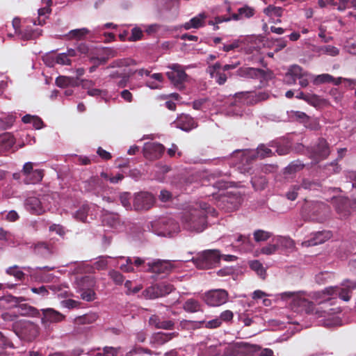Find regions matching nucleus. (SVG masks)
Returning <instances> with one entry per match:
<instances>
[{
	"mask_svg": "<svg viewBox=\"0 0 356 356\" xmlns=\"http://www.w3.org/2000/svg\"><path fill=\"white\" fill-rule=\"evenodd\" d=\"M132 65H136V63L134 60L131 58H122L118 59L113 61L108 67L114 68V67H129Z\"/></svg>",
	"mask_w": 356,
	"mask_h": 356,
	"instance_id": "e433bc0d",
	"label": "nucleus"
},
{
	"mask_svg": "<svg viewBox=\"0 0 356 356\" xmlns=\"http://www.w3.org/2000/svg\"><path fill=\"white\" fill-rule=\"evenodd\" d=\"M25 209L31 213L40 215L44 212V209L39 198L36 197H29L24 202Z\"/></svg>",
	"mask_w": 356,
	"mask_h": 356,
	"instance_id": "b1692460",
	"label": "nucleus"
},
{
	"mask_svg": "<svg viewBox=\"0 0 356 356\" xmlns=\"http://www.w3.org/2000/svg\"><path fill=\"white\" fill-rule=\"evenodd\" d=\"M55 63L60 65H70L72 63V60L69 58L65 53L58 54L54 58Z\"/></svg>",
	"mask_w": 356,
	"mask_h": 356,
	"instance_id": "5fc2aeb1",
	"label": "nucleus"
},
{
	"mask_svg": "<svg viewBox=\"0 0 356 356\" xmlns=\"http://www.w3.org/2000/svg\"><path fill=\"white\" fill-rule=\"evenodd\" d=\"M318 52L321 54H326L330 56H337L339 54V49L332 45H323L318 48Z\"/></svg>",
	"mask_w": 356,
	"mask_h": 356,
	"instance_id": "58836bf2",
	"label": "nucleus"
},
{
	"mask_svg": "<svg viewBox=\"0 0 356 356\" xmlns=\"http://www.w3.org/2000/svg\"><path fill=\"white\" fill-rule=\"evenodd\" d=\"M251 182L255 190H264L267 184L266 171H262L259 174L256 175L252 178Z\"/></svg>",
	"mask_w": 356,
	"mask_h": 356,
	"instance_id": "c85d7f7f",
	"label": "nucleus"
},
{
	"mask_svg": "<svg viewBox=\"0 0 356 356\" xmlns=\"http://www.w3.org/2000/svg\"><path fill=\"white\" fill-rule=\"evenodd\" d=\"M334 77L329 74H322L316 76L314 80L315 84H321L334 81Z\"/></svg>",
	"mask_w": 356,
	"mask_h": 356,
	"instance_id": "603ef678",
	"label": "nucleus"
},
{
	"mask_svg": "<svg viewBox=\"0 0 356 356\" xmlns=\"http://www.w3.org/2000/svg\"><path fill=\"white\" fill-rule=\"evenodd\" d=\"M305 165L300 161H294L291 162L286 168L285 172L288 174H292L300 171L304 168Z\"/></svg>",
	"mask_w": 356,
	"mask_h": 356,
	"instance_id": "c03bdc74",
	"label": "nucleus"
},
{
	"mask_svg": "<svg viewBox=\"0 0 356 356\" xmlns=\"http://www.w3.org/2000/svg\"><path fill=\"white\" fill-rule=\"evenodd\" d=\"M229 294L224 289H213L204 294L203 300L211 307H218L227 302Z\"/></svg>",
	"mask_w": 356,
	"mask_h": 356,
	"instance_id": "6e6552de",
	"label": "nucleus"
},
{
	"mask_svg": "<svg viewBox=\"0 0 356 356\" xmlns=\"http://www.w3.org/2000/svg\"><path fill=\"white\" fill-rule=\"evenodd\" d=\"M216 215V211L206 202H200L195 207L185 211L181 221L184 229L195 232H202L207 227V216Z\"/></svg>",
	"mask_w": 356,
	"mask_h": 356,
	"instance_id": "f257e3e1",
	"label": "nucleus"
},
{
	"mask_svg": "<svg viewBox=\"0 0 356 356\" xmlns=\"http://www.w3.org/2000/svg\"><path fill=\"white\" fill-rule=\"evenodd\" d=\"M31 290L33 293L40 294L43 297L47 296L49 294L48 288L46 286L33 287Z\"/></svg>",
	"mask_w": 356,
	"mask_h": 356,
	"instance_id": "774afa93",
	"label": "nucleus"
},
{
	"mask_svg": "<svg viewBox=\"0 0 356 356\" xmlns=\"http://www.w3.org/2000/svg\"><path fill=\"white\" fill-rule=\"evenodd\" d=\"M163 224L165 225V231L170 234L178 232L179 229V224L172 219L163 220Z\"/></svg>",
	"mask_w": 356,
	"mask_h": 356,
	"instance_id": "79ce46f5",
	"label": "nucleus"
},
{
	"mask_svg": "<svg viewBox=\"0 0 356 356\" xmlns=\"http://www.w3.org/2000/svg\"><path fill=\"white\" fill-rule=\"evenodd\" d=\"M200 323L204 324L206 328H217L220 326L221 321L219 318H215L207 322L200 321Z\"/></svg>",
	"mask_w": 356,
	"mask_h": 356,
	"instance_id": "13d9d810",
	"label": "nucleus"
},
{
	"mask_svg": "<svg viewBox=\"0 0 356 356\" xmlns=\"http://www.w3.org/2000/svg\"><path fill=\"white\" fill-rule=\"evenodd\" d=\"M204 15H200L199 17H193L188 22L184 24V28L188 30L191 28L197 29L202 26L204 25Z\"/></svg>",
	"mask_w": 356,
	"mask_h": 356,
	"instance_id": "4c0bfd02",
	"label": "nucleus"
},
{
	"mask_svg": "<svg viewBox=\"0 0 356 356\" xmlns=\"http://www.w3.org/2000/svg\"><path fill=\"white\" fill-rule=\"evenodd\" d=\"M220 259L221 254L218 250H205L198 252L193 258V262L199 269H211L220 264Z\"/></svg>",
	"mask_w": 356,
	"mask_h": 356,
	"instance_id": "20e7f679",
	"label": "nucleus"
},
{
	"mask_svg": "<svg viewBox=\"0 0 356 356\" xmlns=\"http://www.w3.org/2000/svg\"><path fill=\"white\" fill-rule=\"evenodd\" d=\"M304 70L300 66L298 65H291L284 76V83L287 85L295 84L296 80L300 78Z\"/></svg>",
	"mask_w": 356,
	"mask_h": 356,
	"instance_id": "a878e982",
	"label": "nucleus"
},
{
	"mask_svg": "<svg viewBox=\"0 0 356 356\" xmlns=\"http://www.w3.org/2000/svg\"><path fill=\"white\" fill-rule=\"evenodd\" d=\"M95 284V279L91 275L77 277L75 282L76 291L83 300L93 301L96 298V293L94 290Z\"/></svg>",
	"mask_w": 356,
	"mask_h": 356,
	"instance_id": "39448f33",
	"label": "nucleus"
},
{
	"mask_svg": "<svg viewBox=\"0 0 356 356\" xmlns=\"http://www.w3.org/2000/svg\"><path fill=\"white\" fill-rule=\"evenodd\" d=\"M183 309L188 313H195L202 311V305L198 300L190 298L185 301Z\"/></svg>",
	"mask_w": 356,
	"mask_h": 356,
	"instance_id": "7c9ffc66",
	"label": "nucleus"
},
{
	"mask_svg": "<svg viewBox=\"0 0 356 356\" xmlns=\"http://www.w3.org/2000/svg\"><path fill=\"white\" fill-rule=\"evenodd\" d=\"M254 239L256 242H261L267 240V233L264 230L258 229L254 232Z\"/></svg>",
	"mask_w": 356,
	"mask_h": 356,
	"instance_id": "052dcab7",
	"label": "nucleus"
},
{
	"mask_svg": "<svg viewBox=\"0 0 356 356\" xmlns=\"http://www.w3.org/2000/svg\"><path fill=\"white\" fill-rule=\"evenodd\" d=\"M332 236V233L329 231L317 232L311 235L309 239L305 241L302 245L305 247L314 246L323 243Z\"/></svg>",
	"mask_w": 356,
	"mask_h": 356,
	"instance_id": "412c9836",
	"label": "nucleus"
},
{
	"mask_svg": "<svg viewBox=\"0 0 356 356\" xmlns=\"http://www.w3.org/2000/svg\"><path fill=\"white\" fill-rule=\"evenodd\" d=\"M245 44L244 40H234L229 44H224L222 50L225 52L234 50L237 48L241 47L242 44Z\"/></svg>",
	"mask_w": 356,
	"mask_h": 356,
	"instance_id": "8fccbe9b",
	"label": "nucleus"
},
{
	"mask_svg": "<svg viewBox=\"0 0 356 356\" xmlns=\"http://www.w3.org/2000/svg\"><path fill=\"white\" fill-rule=\"evenodd\" d=\"M143 37V32L139 27H134L131 29V35L128 38V40L131 42H136L140 40Z\"/></svg>",
	"mask_w": 356,
	"mask_h": 356,
	"instance_id": "3c124183",
	"label": "nucleus"
},
{
	"mask_svg": "<svg viewBox=\"0 0 356 356\" xmlns=\"http://www.w3.org/2000/svg\"><path fill=\"white\" fill-rule=\"evenodd\" d=\"M62 305L64 307H66L67 309H74L79 307L81 305V303L79 301H76L73 299H67L65 300L62 302Z\"/></svg>",
	"mask_w": 356,
	"mask_h": 356,
	"instance_id": "680f3d73",
	"label": "nucleus"
},
{
	"mask_svg": "<svg viewBox=\"0 0 356 356\" xmlns=\"http://www.w3.org/2000/svg\"><path fill=\"white\" fill-rule=\"evenodd\" d=\"M42 30L33 29L31 26H27L19 31V35L24 40H34L41 35Z\"/></svg>",
	"mask_w": 356,
	"mask_h": 356,
	"instance_id": "c756f323",
	"label": "nucleus"
},
{
	"mask_svg": "<svg viewBox=\"0 0 356 356\" xmlns=\"http://www.w3.org/2000/svg\"><path fill=\"white\" fill-rule=\"evenodd\" d=\"M40 241L34 244V251L36 254H40L44 257H49L56 252V248L51 242Z\"/></svg>",
	"mask_w": 356,
	"mask_h": 356,
	"instance_id": "4be33fe9",
	"label": "nucleus"
},
{
	"mask_svg": "<svg viewBox=\"0 0 356 356\" xmlns=\"http://www.w3.org/2000/svg\"><path fill=\"white\" fill-rule=\"evenodd\" d=\"M339 290V286H328L324 289L322 291L319 292L321 293L323 296H327V298L325 301H321L318 303V305L324 304L328 302L332 298H334L337 297V294Z\"/></svg>",
	"mask_w": 356,
	"mask_h": 356,
	"instance_id": "72a5a7b5",
	"label": "nucleus"
},
{
	"mask_svg": "<svg viewBox=\"0 0 356 356\" xmlns=\"http://www.w3.org/2000/svg\"><path fill=\"white\" fill-rule=\"evenodd\" d=\"M154 202L155 198L152 193L141 191L134 195L133 207L137 211H147L153 207Z\"/></svg>",
	"mask_w": 356,
	"mask_h": 356,
	"instance_id": "1a4fd4ad",
	"label": "nucleus"
},
{
	"mask_svg": "<svg viewBox=\"0 0 356 356\" xmlns=\"http://www.w3.org/2000/svg\"><path fill=\"white\" fill-rule=\"evenodd\" d=\"M102 54L108 60L118 56V51L113 48L106 47L103 49Z\"/></svg>",
	"mask_w": 356,
	"mask_h": 356,
	"instance_id": "69168bd1",
	"label": "nucleus"
},
{
	"mask_svg": "<svg viewBox=\"0 0 356 356\" xmlns=\"http://www.w3.org/2000/svg\"><path fill=\"white\" fill-rule=\"evenodd\" d=\"M173 268L172 264L168 261L158 260L148 264L147 270L156 274L169 273Z\"/></svg>",
	"mask_w": 356,
	"mask_h": 356,
	"instance_id": "5701e85b",
	"label": "nucleus"
},
{
	"mask_svg": "<svg viewBox=\"0 0 356 356\" xmlns=\"http://www.w3.org/2000/svg\"><path fill=\"white\" fill-rule=\"evenodd\" d=\"M340 202H341L342 207H341L339 205H337L336 210L339 213L341 214L342 216L345 217L349 213L348 201L346 200H340Z\"/></svg>",
	"mask_w": 356,
	"mask_h": 356,
	"instance_id": "4d7b16f0",
	"label": "nucleus"
},
{
	"mask_svg": "<svg viewBox=\"0 0 356 356\" xmlns=\"http://www.w3.org/2000/svg\"><path fill=\"white\" fill-rule=\"evenodd\" d=\"M73 78L60 76L56 79V83L58 87L64 88L67 87L69 85H73L74 83Z\"/></svg>",
	"mask_w": 356,
	"mask_h": 356,
	"instance_id": "864d4df0",
	"label": "nucleus"
},
{
	"mask_svg": "<svg viewBox=\"0 0 356 356\" xmlns=\"http://www.w3.org/2000/svg\"><path fill=\"white\" fill-rule=\"evenodd\" d=\"M313 153L319 159H325L330 155V147L325 139H318L313 148Z\"/></svg>",
	"mask_w": 356,
	"mask_h": 356,
	"instance_id": "393cba45",
	"label": "nucleus"
},
{
	"mask_svg": "<svg viewBox=\"0 0 356 356\" xmlns=\"http://www.w3.org/2000/svg\"><path fill=\"white\" fill-rule=\"evenodd\" d=\"M175 127L185 131H189L197 127V123L191 115L188 114H181L173 122Z\"/></svg>",
	"mask_w": 356,
	"mask_h": 356,
	"instance_id": "a211bd4d",
	"label": "nucleus"
},
{
	"mask_svg": "<svg viewBox=\"0 0 356 356\" xmlns=\"http://www.w3.org/2000/svg\"><path fill=\"white\" fill-rule=\"evenodd\" d=\"M6 273L10 276H13L19 281H22L25 279V273L17 265L8 268L6 270Z\"/></svg>",
	"mask_w": 356,
	"mask_h": 356,
	"instance_id": "c9c22d12",
	"label": "nucleus"
},
{
	"mask_svg": "<svg viewBox=\"0 0 356 356\" xmlns=\"http://www.w3.org/2000/svg\"><path fill=\"white\" fill-rule=\"evenodd\" d=\"M89 32V30L86 28L74 29L69 32V36L70 38L81 40L88 35Z\"/></svg>",
	"mask_w": 356,
	"mask_h": 356,
	"instance_id": "37998d69",
	"label": "nucleus"
},
{
	"mask_svg": "<svg viewBox=\"0 0 356 356\" xmlns=\"http://www.w3.org/2000/svg\"><path fill=\"white\" fill-rule=\"evenodd\" d=\"M222 66L220 63H216L215 64L209 66L207 72H209L211 78L214 77V74L222 70Z\"/></svg>",
	"mask_w": 356,
	"mask_h": 356,
	"instance_id": "e2e57ef3",
	"label": "nucleus"
},
{
	"mask_svg": "<svg viewBox=\"0 0 356 356\" xmlns=\"http://www.w3.org/2000/svg\"><path fill=\"white\" fill-rule=\"evenodd\" d=\"M293 245V242L289 238L282 236H271L268 232V254H273L283 248H290Z\"/></svg>",
	"mask_w": 356,
	"mask_h": 356,
	"instance_id": "ddd939ff",
	"label": "nucleus"
},
{
	"mask_svg": "<svg viewBox=\"0 0 356 356\" xmlns=\"http://www.w3.org/2000/svg\"><path fill=\"white\" fill-rule=\"evenodd\" d=\"M120 200L123 205L124 207H125L127 210H131L133 204H131V197L130 193H122L120 196Z\"/></svg>",
	"mask_w": 356,
	"mask_h": 356,
	"instance_id": "6e6d98bb",
	"label": "nucleus"
},
{
	"mask_svg": "<svg viewBox=\"0 0 356 356\" xmlns=\"http://www.w3.org/2000/svg\"><path fill=\"white\" fill-rule=\"evenodd\" d=\"M282 9L281 7H275L273 6H268V17L272 19L273 16L277 17L276 19H273L272 22H280V17L282 16Z\"/></svg>",
	"mask_w": 356,
	"mask_h": 356,
	"instance_id": "de8ad7c7",
	"label": "nucleus"
},
{
	"mask_svg": "<svg viewBox=\"0 0 356 356\" xmlns=\"http://www.w3.org/2000/svg\"><path fill=\"white\" fill-rule=\"evenodd\" d=\"M168 67L171 69V71L166 73L168 78L177 88H182V85L188 76L184 67L178 63H173Z\"/></svg>",
	"mask_w": 356,
	"mask_h": 356,
	"instance_id": "9d476101",
	"label": "nucleus"
},
{
	"mask_svg": "<svg viewBox=\"0 0 356 356\" xmlns=\"http://www.w3.org/2000/svg\"><path fill=\"white\" fill-rule=\"evenodd\" d=\"M102 222L104 225L118 229L121 226L120 216L115 213H106L103 215Z\"/></svg>",
	"mask_w": 356,
	"mask_h": 356,
	"instance_id": "bb28decb",
	"label": "nucleus"
},
{
	"mask_svg": "<svg viewBox=\"0 0 356 356\" xmlns=\"http://www.w3.org/2000/svg\"><path fill=\"white\" fill-rule=\"evenodd\" d=\"M15 143V138L10 133L5 132L0 134V152L10 149Z\"/></svg>",
	"mask_w": 356,
	"mask_h": 356,
	"instance_id": "cd10ccee",
	"label": "nucleus"
},
{
	"mask_svg": "<svg viewBox=\"0 0 356 356\" xmlns=\"http://www.w3.org/2000/svg\"><path fill=\"white\" fill-rule=\"evenodd\" d=\"M290 117L303 124L307 123L309 120V117L305 113L298 111H291Z\"/></svg>",
	"mask_w": 356,
	"mask_h": 356,
	"instance_id": "a18cd8bd",
	"label": "nucleus"
},
{
	"mask_svg": "<svg viewBox=\"0 0 356 356\" xmlns=\"http://www.w3.org/2000/svg\"><path fill=\"white\" fill-rule=\"evenodd\" d=\"M41 323L47 327L51 323H58L63 321L65 316L53 308L42 309L40 310Z\"/></svg>",
	"mask_w": 356,
	"mask_h": 356,
	"instance_id": "9b49d317",
	"label": "nucleus"
},
{
	"mask_svg": "<svg viewBox=\"0 0 356 356\" xmlns=\"http://www.w3.org/2000/svg\"><path fill=\"white\" fill-rule=\"evenodd\" d=\"M22 120L24 123L26 124L32 123L33 126L36 129H40L44 126L42 120L38 116L35 115H31L27 114L22 118Z\"/></svg>",
	"mask_w": 356,
	"mask_h": 356,
	"instance_id": "f704fd0d",
	"label": "nucleus"
},
{
	"mask_svg": "<svg viewBox=\"0 0 356 356\" xmlns=\"http://www.w3.org/2000/svg\"><path fill=\"white\" fill-rule=\"evenodd\" d=\"M314 213H317L320 214V213L323 212V213H326L328 211V208L326 204L322 202H316L313 204Z\"/></svg>",
	"mask_w": 356,
	"mask_h": 356,
	"instance_id": "0e129e2a",
	"label": "nucleus"
},
{
	"mask_svg": "<svg viewBox=\"0 0 356 356\" xmlns=\"http://www.w3.org/2000/svg\"><path fill=\"white\" fill-rule=\"evenodd\" d=\"M50 232H54L58 235L61 237H63L65 235V227L60 225L53 224L49 227Z\"/></svg>",
	"mask_w": 356,
	"mask_h": 356,
	"instance_id": "bf43d9fd",
	"label": "nucleus"
},
{
	"mask_svg": "<svg viewBox=\"0 0 356 356\" xmlns=\"http://www.w3.org/2000/svg\"><path fill=\"white\" fill-rule=\"evenodd\" d=\"M255 14V10L253 7L248 5H244L239 8L237 13H233L231 17L228 18H223L222 17H216L217 22H222L224 21H229L231 19L238 21L244 19H249L254 16Z\"/></svg>",
	"mask_w": 356,
	"mask_h": 356,
	"instance_id": "2eb2a0df",
	"label": "nucleus"
},
{
	"mask_svg": "<svg viewBox=\"0 0 356 356\" xmlns=\"http://www.w3.org/2000/svg\"><path fill=\"white\" fill-rule=\"evenodd\" d=\"M237 75L245 79H259L264 86L267 81V73L259 68L242 67L237 70Z\"/></svg>",
	"mask_w": 356,
	"mask_h": 356,
	"instance_id": "4468645a",
	"label": "nucleus"
},
{
	"mask_svg": "<svg viewBox=\"0 0 356 356\" xmlns=\"http://www.w3.org/2000/svg\"><path fill=\"white\" fill-rule=\"evenodd\" d=\"M261 349L260 346L245 342L229 344L224 349L222 356H252Z\"/></svg>",
	"mask_w": 356,
	"mask_h": 356,
	"instance_id": "0eeeda50",
	"label": "nucleus"
},
{
	"mask_svg": "<svg viewBox=\"0 0 356 356\" xmlns=\"http://www.w3.org/2000/svg\"><path fill=\"white\" fill-rule=\"evenodd\" d=\"M144 353L151 355L152 354V351L148 348L135 347L131 350L128 352L126 356H140Z\"/></svg>",
	"mask_w": 356,
	"mask_h": 356,
	"instance_id": "09e8293b",
	"label": "nucleus"
},
{
	"mask_svg": "<svg viewBox=\"0 0 356 356\" xmlns=\"http://www.w3.org/2000/svg\"><path fill=\"white\" fill-rule=\"evenodd\" d=\"M13 330L19 338L26 341H33L40 334V327L29 321H19L15 323Z\"/></svg>",
	"mask_w": 356,
	"mask_h": 356,
	"instance_id": "423d86ee",
	"label": "nucleus"
},
{
	"mask_svg": "<svg viewBox=\"0 0 356 356\" xmlns=\"http://www.w3.org/2000/svg\"><path fill=\"white\" fill-rule=\"evenodd\" d=\"M44 176L43 170L35 169L30 175H27L24 182L27 184H35L42 181Z\"/></svg>",
	"mask_w": 356,
	"mask_h": 356,
	"instance_id": "2f4dec72",
	"label": "nucleus"
},
{
	"mask_svg": "<svg viewBox=\"0 0 356 356\" xmlns=\"http://www.w3.org/2000/svg\"><path fill=\"white\" fill-rule=\"evenodd\" d=\"M250 267L252 270L255 271L257 274L263 280L266 278V269L259 261L254 260L250 261Z\"/></svg>",
	"mask_w": 356,
	"mask_h": 356,
	"instance_id": "ea45409f",
	"label": "nucleus"
},
{
	"mask_svg": "<svg viewBox=\"0 0 356 356\" xmlns=\"http://www.w3.org/2000/svg\"><path fill=\"white\" fill-rule=\"evenodd\" d=\"M179 333L177 332L165 333L159 332L154 333L150 337L149 342L154 347H157L165 344L173 338L178 337Z\"/></svg>",
	"mask_w": 356,
	"mask_h": 356,
	"instance_id": "6ab92c4d",
	"label": "nucleus"
},
{
	"mask_svg": "<svg viewBox=\"0 0 356 356\" xmlns=\"http://www.w3.org/2000/svg\"><path fill=\"white\" fill-rule=\"evenodd\" d=\"M213 78L216 79L217 83L223 85L227 81V76L224 72H218L214 74Z\"/></svg>",
	"mask_w": 356,
	"mask_h": 356,
	"instance_id": "338daca9",
	"label": "nucleus"
},
{
	"mask_svg": "<svg viewBox=\"0 0 356 356\" xmlns=\"http://www.w3.org/2000/svg\"><path fill=\"white\" fill-rule=\"evenodd\" d=\"M355 289L356 281L346 280L341 284L337 296L340 299L348 302L350 300L352 292Z\"/></svg>",
	"mask_w": 356,
	"mask_h": 356,
	"instance_id": "aec40b11",
	"label": "nucleus"
},
{
	"mask_svg": "<svg viewBox=\"0 0 356 356\" xmlns=\"http://www.w3.org/2000/svg\"><path fill=\"white\" fill-rule=\"evenodd\" d=\"M20 314L22 316H30L33 317H40V311L34 307L27 304H22L19 306Z\"/></svg>",
	"mask_w": 356,
	"mask_h": 356,
	"instance_id": "473e14b6",
	"label": "nucleus"
},
{
	"mask_svg": "<svg viewBox=\"0 0 356 356\" xmlns=\"http://www.w3.org/2000/svg\"><path fill=\"white\" fill-rule=\"evenodd\" d=\"M267 156V147L265 145H259L256 150L236 149L234 150L231 157L234 165L241 173H250L253 162L256 159H263Z\"/></svg>",
	"mask_w": 356,
	"mask_h": 356,
	"instance_id": "f03ea898",
	"label": "nucleus"
},
{
	"mask_svg": "<svg viewBox=\"0 0 356 356\" xmlns=\"http://www.w3.org/2000/svg\"><path fill=\"white\" fill-rule=\"evenodd\" d=\"M282 298L291 300L290 307L295 312H305L307 314H315L318 316H325V312L316 308L303 294L285 292L282 294Z\"/></svg>",
	"mask_w": 356,
	"mask_h": 356,
	"instance_id": "7ed1b4c3",
	"label": "nucleus"
},
{
	"mask_svg": "<svg viewBox=\"0 0 356 356\" xmlns=\"http://www.w3.org/2000/svg\"><path fill=\"white\" fill-rule=\"evenodd\" d=\"M136 72V70L126 69L115 70L110 74L109 77L114 80L115 83L119 88H124L127 86L130 77Z\"/></svg>",
	"mask_w": 356,
	"mask_h": 356,
	"instance_id": "f3484780",
	"label": "nucleus"
},
{
	"mask_svg": "<svg viewBox=\"0 0 356 356\" xmlns=\"http://www.w3.org/2000/svg\"><path fill=\"white\" fill-rule=\"evenodd\" d=\"M165 147L157 143H147L143 147L144 156L149 160H156L161 157Z\"/></svg>",
	"mask_w": 356,
	"mask_h": 356,
	"instance_id": "dca6fc26",
	"label": "nucleus"
},
{
	"mask_svg": "<svg viewBox=\"0 0 356 356\" xmlns=\"http://www.w3.org/2000/svg\"><path fill=\"white\" fill-rule=\"evenodd\" d=\"M172 284L166 282H161L147 288L145 290L146 296L150 299L165 296L170 294L175 290Z\"/></svg>",
	"mask_w": 356,
	"mask_h": 356,
	"instance_id": "f8f14e48",
	"label": "nucleus"
},
{
	"mask_svg": "<svg viewBox=\"0 0 356 356\" xmlns=\"http://www.w3.org/2000/svg\"><path fill=\"white\" fill-rule=\"evenodd\" d=\"M108 276L113 281V282L118 285H121L124 280V277L122 274L115 270H110L108 272Z\"/></svg>",
	"mask_w": 356,
	"mask_h": 356,
	"instance_id": "49530a36",
	"label": "nucleus"
},
{
	"mask_svg": "<svg viewBox=\"0 0 356 356\" xmlns=\"http://www.w3.org/2000/svg\"><path fill=\"white\" fill-rule=\"evenodd\" d=\"M89 207L88 205H82L74 213V218L83 222H85L88 218Z\"/></svg>",
	"mask_w": 356,
	"mask_h": 356,
	"instance_id": "a19ab883",
	"label": "nucleus"
}]
</instances>
